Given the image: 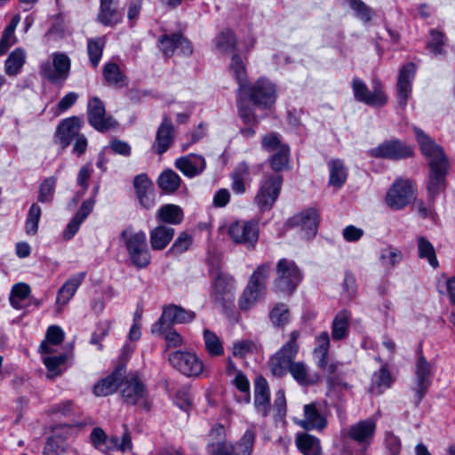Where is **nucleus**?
<instances>
[{
    "label": "nucleus",
    "mask_w": 455,
    "mask_h": 455,
    "mask_svg": "<svg viewBox=\"0 0 455 455\" xmlns=\"http://www.w3.org/2000/svg\"><path fill=\"white\" fill-rule=\"evenodd\" d=\"M299 336V331H292L289 334L287 342L271 357L269 367L276 377L284 376L289 371L299 385L312 386L320 381V375L311 371L305 363L293 362L299 351L297 340Z\"/></svg>",
    "instance_id": "f257e3e1"
},
{
    "label": "nucleus",
    "mask_w": 455,
    "mask_h": 455,
    "mask_svg": "<svg viewBox=\"0 0 455 455\" xmlns=\"http://www.w3.org/2000/svg\"><path fill=\"white\" fill-rule=\"evenodd\" d=\"M414 132L423 155L428 159L431 171L427 184L428 193L430 196H435L445 188L447 158L443 148L421 129L415 127Z\"/></svg>",
    "instance_id": "f03ea898"
},
{
    "label": "nucleus",
    "mask_w": 455,
    "mask_h": 455,
    "mask_svg": "<svg viewBox=\"0 0 455 455\" xmlns=\"http://www.w3.org/2000/svg\"><path fill=\"white\" fill-rule=\"evenodd\" d=\"M121 238L128 251L130 259L137 267H145L150 262V253L146 243V234L132 228H125Z\"/></svg>",
    "instance_id": "7ed1b4c3"
},
{
    "label": "nucleus",
    "mask_w": 455,
    "mask_h": 455,
    "mask_svg": "<svg viewBox=\"0 0 455 455\" xmlns=\"http://www.w3.org/2000/svg\"><path fill=\"white\" fill-rule=\"evenodd\" d=\"M302 280V273L297 264L288 259H281L275 267V291L291 295Z\"/></svg>",
    "instance_id": "20e7f679"
},
{
    "label": "nucleus",
    "mask_w": 455,
    "mask_h": 455,
    "mask_svg": "<svg viewBox=\"0 0 455 455\" xmlns=\"http://www.w3.org/2000/svg\"><path fill=\"white\" fill-rule=\"evenodd\" d=\"M228 234L233 243L253 250L259 236V222L255 220H235L229 224Z\"/></svg>",
    "instance_id": "39448f33"
},
{
    "label": "nucleus",
    "mask_w": 455,
    "mask_h": 455,
    "mask_svg": "<svg viewBox=\"0 0 455 455\" xmlns=\"http://www.w3.org/2000/svg\"><path fill=\"white\" fill-rule=\"evenodd\" d=\"M241 92L251 100L255 105L263 108L271 107L277 97L275 86L266 78H260L253 84H248Z\"/></svg>",
    "instance_id": "423d86ee"
},
{
    "label": "nucleus",
    "mask_w": 455,
    "mask_h": 455,
    "mask_svg": "<svg viewBox=\"0 0 455 455\" xmlns=\"http://www.w3.org/2000/svg\"><path fill=\"white\" fill-rule=\"evenodd\" d=\"M90 440L94 448L105 453L113 451L124 452L131 451L132 447L131 436L128 433H124L122 440L119 441L116 436L108 437L100 427L92 429L90 435Z\"/></svg>",
    "instance_id": "0eeeda50"
},
{
    "label": "nucleus",
    "mask_w": 455,
    "mask_h": 455,
    "mask_svg": "<svg viewBox=\"0 0 455 455\" xmlns=\"http://www.w3.org/2000/svg\"><path fill=\"white\" fill-rule=\"evenodd\" d=\"M281 188L282 177L280 175L265 176L255 196V204L262 211L270 210L280 194Z\"/></svg>",
    "instance_id": "6e6552de"
},
{
    "label": "nucleus",
    "mask_w": 455,
    "mask_h": 455,
    "mask_svg": "<svg viewBox=\"0 0 455 455\" xmlns=\"http://www.w3.org/2000/svg\"><path fill=\"white\" fill-rule=\"evenodd\" d=\"M171 364L188 377H198L204 369L202 360L194 353L175 351L169 356Z\"/></svg>",
    "instance_id": "1a4fd4ad"
},
{
    "label": "nucleus",
    "mask_w": 455,
    "mask_h": 455,
    "mask_svg": "<svg viewBox=\"0 0 455 455\" xmlns=\"http://www.w3.org/2000/svg\"><path fill=\"white\" fill-rule=\"evenodd\" d=\"M194 318V312L171 305L164 308L162 316L152 326L151 331L154 334H162L169 324L188 323Z\"/></svg>",
    "instance_id": "9d476101"
},
{
    "label": "nucleus",
    "mask_w": 455,
    "mask_h": 455,
    "mask_svg": "<svg viewBox=\"0 0 455 455\" xmlns=\"http://www.w3.org/2000/svg\"><path fill=\"white\" fill-rule=\"evenodd\" d=\"M120 393L124 402L132 405L144 403L148 395L142 380L134 375L122 379Z\"/></svg>",
    "instance_id": "9b49d317"
},
{
    "label": "nucleus",
    "mask_w": 455,
    "mask_h": 455,
    "mask_svg": "<svg viewBox=\"0 0 455 455\" xmlns=\"http://www.w3.org/2000/svg\"><path fill=\"white\" fill-rule=\"evenodd\" d=\"M412 185L409 180H397L386 196L387 204L395 210L403 208L412 197Z\"/></svg>",
    "instance_id": "f8f14e48"
},
{
    "label": "nucleus",
    "mask_w": 455,
    "mask_h": 455,
    "mask_svg": "<svg viewBox=\"0 0 455 455\" xmlns=\"http://www.w3.org/2000/svg\"><path fill=\"white\" fill-rule=\"evenodd\" d=\"M53 69L48 63L41 66V73L52 83L62 82L68 76L70 60L64 53H54L52 56Z\"/></svg>",
    "instance_id": "ddd939ff"
},
{
    "label": "nucleus",
    "mask_w": 455,
    "mask_h": 455,
    "mask_svg": "<svg viewBox=\"0 0 455 455\" xmlns=\"http://www.w3.org/2000/svg\"><path fill=\"white\" fill-rule=\"evenodd\" d=\"M352 85L355 97L359 101L374 107H381L385 105L387 100V98L379 83H376L373 92H371L365 84L359 79H354Z\"/></svg>",
    "instance_id": "4468645a"
},
{
    "label": "nucleus",
    "mask_w": 455,
    "mask_h": 455,
    "mask_svg": "<svg viewBox=\"0 0 455 455\" xmlns=\"http://www.w3.org/2000/svg\"><path fill=\"white\" fill-rule=\"evenodd\" d=\"M88 116L90 124L100 132L109 130L116 124L111 116H106L104 104L96 97L88 102Z\"/></svg>",
    "instance_id": "2eb2a0df"
},
{
    "label": "nucleus",
    "mask_w": 455,
    "mask_h": 455,
    "mask_svg": "<svg viewBox=\"0 0 455 455\" xmlns=\"http://www.w3.org/2000/svg\"><path fill=\"white\" fill-rule=\"evenodd\" d=\"M371 156L401 159L412 155V148L399 140L385 141L370 151Z\"/></svg>",
    "instance_id": "dca6fc26"
},
{
    "label": "nucleus",
    "mask_w": 455,
    "mask_h": 455,
    "mask_svg": "<svg viewBox=\"0 0 455 455\" xmlns=\"http://www.w3.org/2000/svg\"><path fill=\"white\" fill-rule=\"evenodd\" d=\"M159 48L167 56H172L177 50L184 55L192 53V46L180 34L163 35L158 39Z\"/></svg>",
    "instance_id": "f3484780"
},
{
    "label": "nucleus",
    "mask_w": 455,
    "mask_h": 455,
    "mask_svg": "<svg viewBox=\"0 0 455 455\" xmlns=\"http://www.w3.org/2000/svg\"><path fill=\"white\" fill-rule=\"evenodd\" d=\"M81 121L73 116L63 120L58 126L56 140L62 148H66L73 140L81 135Z\"/></svg>",
    "instance_id": "a211bd4d"
},
{
    "label": "nucleus",
    "mask_w": 455,
    "mask_h": 455,
    "mask_svg": "<svg viewBox=\"0 0 455 455\" xmlns=\"http://www.w3.org/2000/svg\"><path fill=\"white\" fill-rule=\"evenodd\" d=\"M289 222L291 226L300 228L306 237H312L317 231L319 215L315 209L309 208L294 215Z\"/></svg>",
    "instance_id": "6ab92c4d"
},
{
    "label": "nucleus",
    "mask_w": 455,
    "mask_h": 455,
    "mask_svg": "<svg viewBox=\"0 0 455 455\" xmlns=\"http://www.w3.org/2000/svg\"><path fill=\"white\" fill-rule=\"evenodd\" d=\"M84 279V273H78L70 276L60 288L56 296V311L62 312L63 307L71 300Z\"/></svg>",
    "instance_id": "aec40b11"
},
{
    "label": "nucleus",
    "mask_w": 455,
    "mask_h": 455,
    "mask_svg": "<svg viewBox=\"0 0 455 455\" xmlns=\"http://www.w3.org/2000/svg\"><path fill=\"white\" fill-rule=\"evenodd\" d=\"M297 425L305 430L322 431L327 425L325 417L321 414L315 403H308L304 406V418L295 419Z\"/></svg>",
    "instance_id": "412c9836"
},
{
    "label": "nucleus",
    "mask_w": 455,
    "mask_h": 455,
    "mask_svg": "<svg viewBox=\"0 0 455 455\" xmlns=\"http://www.w3.org/2000/svg\"><path fill=\"white\" fill-rule=\"evenodd\" d=\"M133 184L140 204L146 209L152 208L155 205L153 183L146 175L141 174L135 177Z\"/></svg>",
    "instance_id": "4be33fe9"
},
{
    "label": "nucleus",
    "mask_w": 455,
    "mask_h": 455,
    "mask_svg": "<svg viewBox=\"0 0 455 455\" xmlns=\"http://www.w3.org/2000/svg\"><path fill=\"white\" fill-rule=\"evenodd\" d=\"M205 165L204 158L194 154L178 158L175 162L176 168L188 177L200 174L204 170Z\"/></svg>",
    "instance_id": "5701e85b"
},
{
    "label": "nucleus",
    "mask_w": 455,
    "mask_h": 455,
    "mask_svg": "<svg viewBox=\"0 0 455 455\" xmlns=\"http://www.w3.org/2000/svg\"><path fill=\"white\" fill-rule=\"evenodd\" d=\"M415 66L413 63L404 65L399 74L397 90L399 103L403 106L406 105L407 100L411 92V82L415 75Z\"/></svg>",
    "instance_id": "b1692460"
},
{
    "label": "nucleus",
    "mask_w": 455,
    "mask_h": 455,
    "mask_svg": "<svg viewBox=\"0 0 455 455\" xmlns=\"http://www.w3.org/2000/svg\"><path fill=\"white\" fill-rule=\"evenodd\" d=\"M122 370H116L107 377L99 380L93 386V394L96 396H107L116 391L120 387L122 381Z\"/></svg>",
    "instance_id": "393cba45"
},
{
    "label": "nucleus",
    "mask_w": 455,
    "mask_h": 455,
    "mask_svg": "<svg viewBox=\"0 0 455 455\" xmlns=\"http://www.w3.org/2000/svg\"><path fill=\"white\" fill-rule=\"evenodd\" d=\"M270 393L267 380L262 377H258L254 387V404L256 409L267 416L269 411Z\"/></svg>",
    "instance_id": "a878e982"
},
{
    "label": "nucleus",
    "mask_w": 455,
    "mask_h": 455,
    "mask_svg": "<svg viewBox=\"0 0 455 455\" xmlns=\"http://www.w3.org/2000/svg\"><path fill=\"white\" fill-rule=\"evenodd\" d=\"M415 372L417 380L416 393L419 400H421L430 384L431 376V365L423 356L419 357Z\"/></svg>",
    "instance_id": "bb28decb"
},
{
    "label": "nucleus",
    "mask_w": 455,
    "mask_h": 455,
    "mask_svg": "<svg viewBox=\"0 0 455 455\" xmlns=\"http://www.w3.org/2000/svg\"><path fill=\"white\" fill-rule=\"evenodd\" d=\"M375 428L376 425L373 420H363L351 426L348 435L357 443H368L372 439Z\"/></svg>",
    "instance_id": "cd10ccee"
},
{
    "label": "nucleus",
    "mask_w": 455,
    "mask_h": 455,
    "mask_svg": "<svg viewBox=\"0 0 455 455\" xmlns=\"http://www.w3.org/2000/svg\"><path fill=\"white\" fill-rule=\"evenodd\" d=\"M174 229L164 225H159L149 233L150 245L153 250H164L172 241Z\"/></svg>",
    "instance_id": "c85d7f7f"
},
{
    "label": "nucleus",
    "mask_w": 455,
    "mask_h": 455,
    "mask_svg": "<svg viewBox=\"0 0 455 455\" xmlns=\"http://www.w3.org/2000/svg\"><path fill=\"white\" fill-rule=\"evenodd\" d=\"M173 126L170 120L164 118L158 128L154 148L156 153L165 152L172 142Z\"/></svg>",
    "instance_id": "c756f323"
},
{
    "label": "nucleus",
    "mask_w": 455,
    "mask_h": 455,
    "mask_svg": "<svg viewBox=\"0 0 455 455\" xmlns=\"http://www.w3.org/2000/svg\"><path fill=\"white\" fill-rule=\"evenodd\" d=\"M214 289L218 296L230 301L234 299L235 280L226 274L220 273L214 278Z\"/></svg>",
    "instance_id": "7c9ffc66"
},
{
    "label": "nucleus",
    "mask_w": 455,
    "mask_h": 455,
    "mask_svg": "<svg viewBox=\"0 0 455 455\" xmlns=\"http://www.w3.org/2000/svg\"><path fill=\"white\" fill-rule=\"evenodd\" d=\"M232 190L237 195H243L246 191V183L250 182L249 166L243 163L240 164L231 175Z\"/></svg>",
    "instance_id": "2f4dec72"
},
{
    "label": "nucleus",
    "mask_w": 455,
    "mask_h": 455,
    "mask_svg": "<svg viewBox=\"0 0 455 455\" xmlns=\"http://www.w3.org/2000/svg\"><path fill=\"white\" fill-rule=\"evenodd\" d=\"M350 319L351 314L347 310H342L336 315L331 328V337L333 339L340 340L347 337Z\"/></svg>",
    "instance_id": "473e14b6"
},
{
    "label": "nucleus",
    "mask_w": 455,
    "mask_h": 455,
    "mask_svg": "<svg viewBox=\"0 0 455 455\" xmlns=\"http://www.w3.org/2000/svg\"><path fill=\"white\" fill-rule=\"evenodd\" d=\"M99 20L104 25L113 26L122 19V14L114 6V0H100Z\"/></svg>",
    "instance_id": "72a5a7b5"
},
{
    "label": "nucleus",
    "mask_w": 455,
    "mask_h": 455,
    "mask_svg": "<svg viewBox=\"0 0 455 455\" xmlns=\"http://www.w3.org/2000/svg\"><path fill=\"white\" fill-rule=\"evenodd\" d=\"M296 445L304 455H320V441L308 434L301 433L296 436Z\"/></svg>",
    "instance_id": "f704fd0d"
},
{
    "label": "nucleus",
    "mask_w": 455,
    "mask_h": 455,
    "mask_svg": "<svg viewBox=\"0 0 455 455\" xmlns=\"http://www.w3.org/2000/svg\"><path fill=\"white\" fill-rule=\"evenodd\" d=\"M31 292L30 286L26 283H15L9 294V302L11 306L18 310L24 307V302Z\"/></svg>",
    "instance_id": "c9c22d12"
},
{
    "label": "nucleus",
    "mask_w": 455,
    "mask_h": 455,
    "mask_svg": "<svg viewBox=\"0 0 455 455\" xmlns=\"http://www.w3.org/2000/svg\"><path fill=\"white\" fill-rule=\"evenodd\" d=\"M26 62V52L21 48L12 51L4 63V70L8 76L19 74Z\"/></svg>",
    "instance_id": "e433bc0d"
},
{
    "label": "nucleus",
    "mask_w": 455,
    "mask_h": 455,
    "mask_svg": "<svg viewBox=\"0 0 455 455\" xmlns=\"http://www.w3.org/2000/svg\"><path fill=\"white\" fill-rule=\"evenodd\" d=\"M330 169V185L339 188L345 183L347 177V169L343 162L339 159H333L329 162Z\"/></svg>",
    "instance_id": "4c0bfd02"
},
{
    "label": "nucleus",
    "mask_w": 455,
    "mask_h": 455,
    "mask_svg": "<svg viewBox=\"0 0 455 455\" xmlns=\"http://www.w3.org/2000/svg\"><path fill=\"white\" fill-rule=\"evenodd\" d=\"M42 360L47 369L46 378L52 379L62 372L61 367L67 361V355L65 354L46 355L42 357Z\"/></svg>",
    "instance_id": "58836bf2"
},
{
    "label": "nucleus",
    "mask_w": 455,
    "mask_h": 455,
    "mask_svg": "<svg viewBox=\"0 0 455 455\" xmlns=\"http://www.w3.org/2000/svg\"><path fill=\"white\" fill-rule=\"evenodd\" d=\"M156 216L157 219L162 222L176 225L182 221L183 212L178 205L165 204L160 207Z\"/></svg>",
    "instance_id": "ea45409f"
},
{
    "label": "nucleus",
    "mask_w": 455,
    "mask_h": 455,
    "mask_svg": "<svg viewBox=\"0 0 455 455\" xmlns=\"http://www.w3.org/2000/svg\"><path fill=\"white\" fill-rule=\"evenodd\" d=\"M180 176L172 170L164 171L158 178L157 183L165 193L175 192L180 185Z\"/></svg>",
    "instance_id": "a19ab883"
},
{
    "label": "nucleus",
    "mask_w": 455,
    "mask_h": 455,
    "mask_svg": "<svg viewBox=\"0 0 455 455\" xmlns=\"http://www.w3.org/2000/svg\"><path fill=\"white\" fill-rule=\"evenodd\" d=\"M329 345V334L327 332H322L316 338V347L314 349V355L317 360V365L319 368H323L326 365V356L328 354Z\"/></svg>",
    "instance_id": "79ce46f5"
},
{
    "label": "nucleus",
    "mask_w": 455,
    "mask_h": 455,
    "mask_svg": "<svg viewBox=\"0 0 455 455\" xmlns=\"http://www.w3.org/2000/svg\"><path fill=\"white\" fill-rule=\"evenodd\" d=\"M204 341L205 349L211 356H220L224 354L222 343L214 332L204 330Z\"/></svg>",
    "instance_id": "37998d69"
},
{
    "label": "nucleus",
    "mask_w": 455,
    "mask_h": 455,
    "mask_svg": "<svg viewBox=\"0 0 455 455\" xmlns=\"http://www.w3.org/2000/svg\"><path fill=\"white\" fill-rule=\"evenodd\" d=\"M270 265L261 264L252 273L250 277L249 284L256 287L265 292L267 281L269 275Z\"/></svg>",
    "instance_id": "c03bdc74"
},
{
    "label": "nucleus",
    "mask_w": 455,
    "mask_h": 455,
    "mask_svg": "<svg viewBox=\"0 0 455 455\" xmlns=\"http://www.w3.org/2000/svg\"><path fill=\"white\" fill-rule=\"evenodd\" d=\"M230 69L239 84L240 92L243 91L248 85L246 70L242 59L236 54L233 55L231 59Z\"/></svg>",
    "instance_id": "a18cd8bd"
},
{
    "label": "nucleus",
    "mask_w": 455,
    "mask_h": 455,
    "mask_svg": "<svg viewBox=\"0 0 455 455\" xmlns=\"http://www.w3.org/2000/svg\"><path fill=\"white\" fill-rule=\"evenodd\" d=\"M104 78L108 84L123 86L125 84V77L121 72L119 67L116 63H108L104 66L103 69Z\"/></svg>",
    "instance_id": "49530a36"
},
{
    "label": "nucleus",
    "mask_w": 455,
    "mask_h": 455,
    "mask_svg": "<svg viewBox=\"0 0 455 455\" xmlns=\"http://www.w3.org/2000/svg\"><path fill=\"white\" fill-rule=\"evenodd\" d=\"M402 259L401 251L394 247H386L380 251L379 262L387 269L393 268Z\"/></svg>",
    "instance_id": "de8ad7c7"
},
{
    "label": "nucleus",
    "mask_w": 455,
    "mask_h": 455,
    "mask_svg": "<svg viewBox=\"0 0 455 455\" xmlns=\"http://www.w3.org/2000/svg\"><path fill=\"white\" fill-rule=\"evenodd\" d=\"M418 252L419 258L427 259L430 266L433 267H436L438 266L434 246L423 236L418 238Z\"/></svg>",
    "instance_id": "09e8293b"
},
{
    "label": "nucleus",
    "mask_w": 455,
    "mask_h": 455,
    "mask_svg": "<svg viewBox=\"0 0 455 455\" xmlns=\"http://www.w3.org/2000/svg\"><path fill=\"white\" fill-rule=\"evenodd\" d=\"M263 294H264L263 291H261L256 287H251V285L248 283L239 299L240 308L243 310L249 309L251 306H253L258 301V299Z\"/></svg>",
    "instance_id": "8fccbe9b"
},
{
    "label": "nucleus",
    "mask_w": 455,
    "mask_h": 455,
    "mask_svg": "<svg viewBox=\"0 0 455 455\" xmlns=\"http://www.w3.org/2000/svg\"><path fill=\"white\" fill-rule=\"evenodd\" d=\"M272 323L275 326H284L290 320V312L286 305L277 304L269 314Z\"/></svg>",
    "instance_id": "3c124183"
},
{
    "label": "nucleus",
    "mask_w": 455,
    "mask_h": 455,
    "mask_svg": "<svg viewBox=\"0 0 455 455\" xmlns=\"http://www.w3.org/2000/svg\"><path fill=\"white\" fill-rule=\"evenodd\" d=\"M105 45V39L102 38H96V39H90L88 41V54L91 60L92 64L96 67L101 58L103 48Z\"/></svg>",
    "instance_id": "603ef678"
},
{
    "label": "nucleus",
    "mask_w": 455,
    "mask_h": 455,
    "mask_svg": "<svg viewBox=\"0 0 455 455\" xmlns=\"http://www.w3.org/2000/svg\"><path fill=\"white\" fill-rule=\"evenodd\" d=\"M255 433L252 430H247L240 442L236 444L235 455H250L254 443Z\"/></svg>",
    "instance_id": "864d4df0"
},
{
    "label": "nucleus",
    "mask_w": 455,
    "mask_h": 455,
    "mask_svg": "<svg viewBox=\"0 0 455 455\" xmlns=\"http://www.w3.org/2000/svg\"><path fill=\"white\" fill-rule=\"evenodd\" d=\"M392 378L387 370L383 367L372 376L371 390L379 394L382 387H388L391 384Z\"/></svg>",
    "instance_id": "5fc2aeb1"
},
{
    "label": "nucleus",
    "mask_w": 455,
    "mask_h": 455,
    "mask_svg": "<svg viewBox=\"0 0 455 455\" xmlns=\"http://www.w3.org/2000/svg\"><path fill=\"white\" fill-rule=\"evenodd\" d=\"M20 16L19 14L14 15L9 25L6 27L4 36L2 37V49L7 48L15 44L16 37L14 36V30L20 23Z\"/></svg>",
    "instance_id": "6e6d98bb"
},
{
    "label": "nucleus",
    "mask_w": 455,
    "mask_h": 455,
    "mask_svg": "<svg viewBox=\"0 0 455 455\" xmlns=\"http://www.w3.org/2000/svg\"><path fill=\"white\" fill-rule=\"evenodd\" d=\"M236 44L234 34L231 31H223L216 38V47L221 52H230Z\"/></svg>",
    "instance_id": "4d7b16f0"
},
{
    "label": "nucleus",
    "mask_w": 455,
    "mask_h": 455,
    "mask_svg": "<svg viewBox=\"0 0 455 455\" xmlns=\"http://www.w3.org/2000/svg\"><path fill=\"white\" fill-rule=\"evenodd\" d=\"M289 148L287 147H280L273 155L270 164L273 170L280 172L288 164Z\"/></svg>",
    "instance_id": "13d9d810"
},
{
    "label": "nucleus",
    "mask_w": 455,
    "mask_h": 455,
    "mask_svg": "<svg viewBox=\"0 0 455 455\" xmlns=\"http://www.w3.org/2000/svg\"><path fill=\"white\" fill-rule=\"evenodd\" d=\"M65 337L63 330L58 325H52L47 329L45 339H44V348L48 344L60 346Z\"/></svg>",
    "instance_id": "bf43d9fd"
},
{
    "label": "nucleus",
    "mask_w": 455,
    "mask_h": 455,
    "mask_svg": "<svg viewBox=\"0 0 455 455\" xmlns=\"http://www.w3.org/2000/svg\"><path fill=\"white\" fill-rule=\"evenodd\" d=\"M350 7L355 12L356 16L363 20L369 22L372 18V10L367 6L362 0H347Z\"/></svg>",
    "instance_id": "052dcab7"
},
{
    "label": "nucleus",
    "mask_w": 455,
    "mask_h": 455,
    "mask_svg": "<svg viewBox=\"0 0 455 455\" xmlns=\"http://www.w3.org/2000/svg\"><path fill=\"white\" fill-rule=\"evenodd\" d=\"M443 35L437 30H431L430 39L427 44V47L432 53L435 55L441 54L443 52Z\"/></svg>",
    "instance_id": "680f3d73"
},
{
    "label": "nucleus",
    "mask_w": 455,
    "mask_h": 455,
    "mask_svg": "<svg viewBox=\"0 0 455 455\" xmlns=\"http://www.w3.org/2000/svg\"><path fill=\"white\" fill-rule=\"evenodd\" d=\"M55 181L53 179L45 180L41 187L39 193V201L42 203L50 202L53 196Z\"/></svg>",
    "instance_id": "e2e57ef3"
},
{
    "label": "nucleus",
    "mask_w": 455,
    "mask_h": 455,
    "mask_svg": "<svg viewBox=\"0 0 455 455\" xmlns=\"http://www.w3.org/2000/svg\"><path fill=\"white\" fill-rule=\"evenodd\" d=\"M191 243L192 237L186 233H181L175 240L171 251L174 253H182L189 248Z\"/></svg>",
    "instance_id": "0e129e2a"
},
{
    "label": "nucleus",
    "mask_w": 455,
    "mask_h": 455,
    "mask_svg": "<svg viewBox=\"0 0 455 455\" xmlns=\"http://www.w3.org/2000/svg\"><path fill=\"white\" fill-rule=\"evenodd\" d=\"M262 146L268 151H276L280 147H286L281 144L278 137L275 134H268L263 137Z\"/></svg>",
    "instance_id": "69168bd1"
},
{
    "label": "nucleus",
    "mask_w": 455,
    "mask_h": 455,
    "mask_svg": "<svg viewBox=\"0 0 455 455\" xmlns=\"http://www.w3.org/2000/svg\"><path fill=\"white\" fill-rule=\"evenodd\" d=\"M234 384L235 385L237 389H239L241 392L246 394V403H249L250 402V395H249L250 383H249L247 378L243 374H242L241 372L238 371L235 374V377L234 379Z\"/></svg>",
    "instance_id": "338daca9"
},
{
    "label": "nucleus",
    "mask_w": 455,
    "mask_h": 455,
    "mask_svg": "<svg viewBox=\"0 0 455 455\" xmlns=\"http://www.w3.org/2000/svg\"><path fill=\"white\" fill-rule=\"evenodd\" d=\"M253 347V344L247 340H240L233 346V355L235 356L243 357L249 353Z\"/></svg>",
    "instance_id": "774afa93"
}]
</instances>
